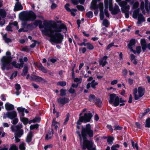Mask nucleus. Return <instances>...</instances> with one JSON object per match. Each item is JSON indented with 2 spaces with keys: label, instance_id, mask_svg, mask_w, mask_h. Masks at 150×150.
Wrapping results in <instances>:
<instances>
[{
  "label": "nucleus",
  "instance_id": "22",
  "mask_svg": "<svg viewBox=\"0 0 150 150\" xmlns=\"http://www.w3.org/2000/svg\"><path fill=\"white\" fill-rule=\"evenodd\" d=\"M53 134V130H52L50 132H49L46 135L45 138V140H47L50 139L52 137Z\"/></svg>",
  "mask_w": 150,
  "mask_h": 150
},
{
  "label": "nucleus",
  "instance_id": "46",
  "mask_svg": "<svg viewBox=\"0 0 150 150\" xmlns=\"http://www.w3.org/2000/svg\"><path fill=\"white\" fill-rule=\"evenodd\" d=\"M25 144L24 143H22L19 145V149L21 150H24L25 149Z\"/></svg>",
  "mask_w": 150,
  "mask_h": 150
},
{
  "label": "nucleus",
  "instance_id": "43",
  "mask_svg": "<svg viewBox=\"0 0 150 150\" xmlns=\"http://www.w3.org/2000/svg\"><path fill=\"white\" fill-rule=\"evenodd\" d=\"M131 143L133 148H135L137 150H138L139 148L138 146L137 143H136L135 144H134V142L132 140Z\"/></svg>",
  "mask_w": 150,
  "mask_h": 150
},
{
  "label": "nucleus",
  "instance_id": "32",
  "mask_svg": "<svg viewBox=\"0 0 150 150\" xmlns=\"http://www.w3.org/2000/svg\"><path fill=\"white\" fill-rule=\"evenodd\" d=\"M95 104L98 107H100L102 105V102L99 99H97L96 100Z\"/></svg>",
  "mask_w": 150,
  "mask_h": 150
},
{
  "label": "nucleus",
  "instance_id": "6",
  "mask_svg": "<svg viewBox=\"0 0 150 150\" xmlns=\"http://www.w3.org/2000/svg\"><path fill=\"white\" fill-rule=\"evenodd\" d=\"M36 18L35 13L31 11L28 12H25L23 13L22 20L24 21H33Z\"/></svg>",
  "mask_w": 150,
  "mask_h": 150
},
{
  "label": "nucleus",
  "instance_id": "30",
  "mask_svg": "<svg viewBox=\"0 0 150 150\" xmlns=\"http://www.w3.org/2000/svg\"><path fill=\"white\" fill-rule=\"evenodd\" d=\"M28 71V67L27 66H25L24 67L23 70L22 75L23 76H25L27 74Z\"/></svg>",
  "mask_w": 150,
  "mask_h": 150
},
{
  "label": "nucleus",
  "instance_id": "36",
  "mask_svg": "<svg viewBox=\"0 0 150 150\" xmlns=\"http://www.w3.org/2000/svg\"><path fill=\"white\" fill-rule=\"evenodd\" d=\"M40 120V117H35L34 119L30 121L29 122V124H30L32 122H39Z\"/></svg>",
  "mask_w": 150,
  "mask_h": 150
},
{
  "label": "nucleus",
  "instance_id": "21",
  "mask_svg": "<svg viewBox=\"0 0 150 150\" xmlns=\"http://www.w3.org/2000/svg\"><path fill=\"white\" fill-rule=\"evenodd\" d=\"M33 136V132L30 131L28 135L26 138V142H30L32 140V138Z\"/></svg>",
  "mask_w": 150,
  "mask_h": 150
},
{
  "label": "nucleus",
  "instance_id": "58",
  "mask_svg": "<svg viewBox=\"0 0 150 150\" xmlns=\"http://www.w3.org/2000/svg\"><path fill=\"white\" fill-rule=\"evenodd\" d=\"M42 21L40 20H36L35 22V25H40L42 24Z\"/></svg>",
  "mask_w": 150,
  "mask_h": 150
},
{
  "label": "nucleus",
  "instance_id": "64",
  "mask_svg": "<svg viewBox=\"0 0 150 150\" xmlns=\"http://www.w3.org/2000/svg\"><path fill=\"white\" fill-rule=\"evenodd\" d=\"M118 82L117 80H114L112 81L111 82V84L112 85H114L116 84Z\"/></svg>",
  "mask_w": 150,
  "mask_h": 150
},
{
  "label": "nucleus",
  "instance_id": "51",
  "mask_svg": "<svg viewBox=\"0 0 150 150\" xmlns=\"http://www.w3.org/2000/svg\"><path fill=\"white\" fill-rule=\"evenodd\" d=\"M13 120L11 122L13 124L15 125L18 123V119L16 117L14 118Z\"/></svg>",
  "mask_w": 150,
  "mask_h": 150
},
{
  "label": "nucleus",
  "instance_id": "53",
  "mask_svg": "<svg viewBox=\"0 0 150 150\" xmlns=\"http://www.w3.org/2000/svg\"><path fill=\"white\" fill-rule=\"evenodd\" d=\"M76 9H73L71 10L70 11H69V12H70L71 13V15L73 16H74L76 15Z\"/></svg>",
  "mask_w": 150,
  "mask_h": 150
},
{
  "label": "nucleus",
  "instance_id": "39",
  "mask_svg": "<svg viewBox=\"0 0 150 150\" xmlns=\"http://www.w3.org/2000/svg\"><path fill=\"white\" fill-rule=\"evenodd\" d=\"M86 15L88 18H91L93 16V13L92 11H89L86 13Z\"/></svg>",
  "mask_w": 150,
  "mask_h": 150
},
{
  "label": "nucleus",
  "instance_id": "61",
  "mask_svg": "<svg viewBox=\"0 0 150 150\" xmlns=\"http://www.w3.org/2000/svg\"><path fill=\"white\" fill-rule=\"evenodd\" d=\"M115 130H120L122 128L119 125H115L114 127Z\"/></svg>",
  "mask_w": 150,
  "mask_h": 150
},
{
  "label": "nucleus",
  "instance_id": "7",
  "mask_svg": "<svg viewBox=\"0 0 150 150\" xmlns=\"http://www.w3.org/2000/svg\"><path fill=\"white\" fill-rule=\"evenodd\" d=\"M144 93V89L142 87H139L138 89L137 88H135L133 91L134 99L136 100H138L143 96Z\"/></svg>",
  "mask_w": 150,
  "mask_h": 150
},
{
  "label": "nucleus",
  "instance_id": "3",
  "mask_svg": "<svg viewBox=\"0 0 150 150\" xmlns=\"http://www.w3.org/2000/svg\"><path fill=\"white\" fill-rule=\"evenodd\" d=\"M6 54V56H3L1 59V68L3 70L8 71L12 68L11 64L12 58L11 56V53L10 52H7Z\"/></svg>",
  "mask_w": 150,
  "mask_h": 150
},
{
  "label": "nucleus",
  "instance_id": "57",
  "mask_svg": "<svg viewBox=\"0 0 150 150\" xmlns=\"http://www.w3.org/2000/svg\"><path fill=\"white\" fill-rule=\"evenodd\" d=\"M69 4H67L65 6V8L67 11H71V9L69 8Z\"/></svg>",
  "mask_w": 150,
  "mask_h": 150
},
{
  "label": "nucleus",
  "instance_id": "10",
  "mask_svg": "<svg viewBox=\"0 0 150 150\" xmlns=\"http://www.w3.org/2000/svg\"><path fill=\"white\" fill-rule=\"evenodd\" d=\"M19 62L20 64L17 63L16 61H13L11 63V64L15 68L20 69L23 67L24 63L23 59L22 58L20 59Z\"/></svg>",
  "mask_w": 150,
  "mask_h": 150
},
{
  "label": "nucleus",
  "instance_id": "55",
  "mask_svg": "<svg viewBox=\"0 0 150 150\" xmlns=\"http://www.w3.org/2000/svg\"><path fill=\"white\" fill-rule=\"evenodd\" d=\"M127 73V71L126 69H124L122 71V73L123 76L125 78H126V76Z\"/></svg>",
  "mask_w": 150,
  "mask_h": 150
},
{
  "label": "nucleus",
  "instance_id": "37",
  "mask_svg": "<svg viewBox=\"0 0 150 150\" xmlns=\"http://www.w3.org/2000/svg\"><path fill=\"white\" fill-rule=\"evenodd\" d=\"M103 25L106 27H108L109 25V22L107 19H105L103 20Z\"/></svg>",
  "mask_w": 150,
  "mask_h": 150
},
{
  "label": "nucleus",
  "instance_id": "34",
  "mask_svg": "<svg viewBox=\"0 0 150 150\" xmlns=\"http://www.w3.org/2000/svg\"><path fill=\"white\" fill-rule=\"evenodd\" d=\"M91 86L93 89H95L96 88V86L98 84V83L97 82H95L94 80H93L91 82Z\"/></svg>",
  "mask_w": 150,
  "mask_h": 150
},
{
  "label": "nucleus",
  "instance_id": "63",
  "mask_svg": "<svg viewBox=\"0 0 150 150\" xmlns=\"http://www.w3.org/2000/svg\"><path fill=\"white\" fill-rule=\"evenodd\" d=\"M69 92L70 93L73 94L75 92V91L74 89H73L72 87H71L69 90Z\"/></svg>",
  "mask_w": 150,
  "mask_h": 150
},
{
  "label": "nucleus",
  "instance_id": "12",
  "mask_svg": "<svg viewBox=\"0 0 150 150\" xmlns=\"http://www.w3.org/2000/svg\"><path fill=\"white\" fill-rule=\"evenodd\" d=\"M98 7L97 8H99L100 11V19L101 20H103L104 16L103 14V4L102 3H100L98 6Z\"/></svg>",
  "mask_w": 150,
  "mask_h": 150
},
{
  "label": "nucleus",
  "instance_id": "31",
  "mask_svg": "<svg viewBox=\"0 0 150 150\" xmlns=\"http://www.w3.org/2000/svg\"><path fill=\"white\" fill-rule=\"evenodd\" d=\"M73 79L74 81L78 84H80L82 81V79L81 78H74Z\"/></svg>",
  "mask_w": 150,
  "mask_h": 150
},
{
  "label": "nucleus",
  "instance_id": "41",
  "mask_svg": "<svg viewBox=\"0 0 150 150\" xmlns=\"http://www.w3.org/2000/svg\"><path fill=\"white\" fill-rule=\"evenodd\" d=\"M114 139L113 137H109L107 139V142L109 144H113V140Z\"/></svg>",
  "mask_w": 150,
  "mask_h": 150
},
{
  "label": "nucleus",
  "instance_id": "33",
  "mask_svg": "<svg viewBox=\"0 0 150 150\" xmlns=\"http://www.w3.org/2000/svg\"><path fill=\"white\" fill-rule=\"evenodd\" d=\"M86 46L87 47L88 49L90 50H93L94 48V47L93 45L89 42L86 43Z\"/></svg>",
  "mask_w": 150,
  "mask_h": 150
},
{
  "label": "nucleus",
  "instance_id": "17",
  "mask_svg": "<svg viewBox=\"0 0 150 150\" xmlns=\"http://www.w3.org/2000/svg\"><path fill=\"white\" fill-rule=\"evenodd\" d=\"M6 109L8 111L12 110L14 109V107L13 105L7 102L5 104Z\"/></svg>",
  "mask_w": 150,
  "mask_h": 150
},
{
  "label": "nucleus",
  "instance_id": "52",
  "mask_svg": "<svg viewBox=\"0 0 150 150\" xmlns=\"http://www.w3.org/2000/svg\"><path fill=\"white\" fill-rule=\"evenodd\" d=\"M6 30L8 31H12V27H11V25L9 23V25L7 26L6 28Z\"/></svg>",
  "mask_w": 150,
  "mask_h": 150
},
{
  "label": "nucleus",
  "instance_id": "9",
  "mask_svg": "<svg viewBox=\"0 0 150 150\" xmlns=\"http://www.w3.org/2000/svg\"><path fill=\"white\" fill-rule=\"evenodd\" d=\"M17 114L15 111H13L11 112H8L4 114L3 118L5 119L7 118H9L10 119L12 120L17 117Z\"/></svg>",
  "mask_w": 150,
  "mask_h": 150
},
{
  "label": "nucleus",
  "instance_id": "42",
  "mask_svg": "<svg viewBox=\"0 0 150 150\" xmlns=\"http://www.w3.org/2000/svg\"><path fill=\"white\" fill-rule=\"evenodd\" d=\"M145 127H150V118H148L146 120Z\"/></svg>",
  "mask_w": 150,
  "mask_h": 150
},
{
  "label": "nucleus",
  "instance_id": "13",
  "mask_svg": "<svg viewBox=\"0 0 150 150\" xmlns=\"http://www.w3.org/2000/svg\"><path fill=\"white\" fill-rule=\"evenodd\" d=\"M108 58L107 56H105L101 58L99 61V65L103 67H104L108 63L106 60Z\"/></svg>",
  "mask_w": 150,
  "mask_h": 150
},
{
  "label": "nucleus",
  "instance_id": "47",
  "mask_svg": "<svg viewBox=\"0 0 150 150\" xmlns=\"http://www.w3.org/2000/svg\"><path fill=\"white\" fill-rule=\"evenodd\" d=\"M67 90L66 89H61L60 90V96H64L66 95V92Z\"/></svg>",
  "mask_w": 150,
  "mask_h": 150
},
{
  "label": "nucleus",
  "instance_id": "35",
  "mask_svg": "<svg viewBox=\"0 0 150 150\" xmlns=\"http://www.w3.org/2000/svg\"><path fill=\"white\" fill-rule=\"evenodd\" d=\"M144 2L142 1L141 2L140 5V8L142 11V13L144 14H145V12L144 10Z\"/></svg>",
  "mask_w": 150,
  "mask_h": 150
},
{
  "label": "nucleus",
  "instance_id": "26",
  "mask_svg": "<svg viewBox=\"0 0 150 150\" xmlns=\"http://www.w3.org/2000/svg\"><path fill=\"white\" fill-rule=\"evenodd\" d=\"M139 12V9H137L135 10L133 13L132 15L133 17L134 18H137L138 17V15Z\"/></svg>",
  "mask_w": 150,
  "mask_h": 150
},
{
  "label": "nucleus",
  "instance_id": "54",
  "mask_svg": "<svg viewBox=\"0 0 150 150\" xmlns=\"http://www.w3.org/2000/svg\"><path fill=\"white\" fill-rule=\"evenodd\" d=\"M17 110L18 111L20 112H24V108L22 107H18L17 108Z\"/></svg>",
  "mask_w": 150,
  "mask_h": 150
},
{
  "label": "nucleus",
  "instance_id": "23",
  "mask_svg": "<svg viewBox=\"0 0 150 150\" xmlns=\"http://www.w3.org/2000/svg\"><path fill=\"white\" fill-rule=\"evenodd\" d=\"M141 45L142 46V48L143 52H145L146 50V42L144 40H141Z\"/></svg>",
  "mask_w": 150,
  "mask_h": 150
},
{
  "label": "nucleus",
  "instance_id": "28",
  "mask_svg": "<svg viewBox=\"0 0 150 150\" xmlns=\"http://www.w3.org/2000/svg\"><path fill=\"white\" fill-rule=\"evenodd\" d=\"M58 123L55 120V118L53 119L52 124V126L54 127V128L57 129L58 128Z\"/></svg>",
  "mask_w": 150,
  "mask_h": 150
},
{
  "label": "nucleus",
  "instance_id": "62",
  "mask_svg": "<svg viewBox=\"0 0 150 150\" xmlns=\"http://www.w3.org/2000/svg\"><path fill=\"white\" fill-rule=\"evenodd\" d=\"M136 49L137 52L138 54L140 53L141 50V47L140 46H137L136 47Z\"/></svg>",
  "mask_w": 150,
  "mask_h": 150
},
{
  "label": "nucleus",
  "instance_id": "1",
  "mask_svg": "<svg viewBox=\"0 0 150 150\" xmlns=\"http://www.w3.org/2000/svg\"><path fill=\"white\" fill-rule=\"evenodd\" d=\"M43 28L44 29L42 30V33L50 37L49 41L53 45L54 43H61L64 36L59 32L62 31L63 33H65L67 31V27L64 24H61L57 26L52 24L50 22L47 21L44 22Z\"/></svg>",
  "mask_w": 150,
  "mask_h": 150
},
{
  "label": "nucleus",
  "instance_id": "8",
  "mask_svg": "<svg viewBox=\"0 0 150 150\" xmlns=\"http://www.w3.org/2000/svg\"><path fill=\"white\" fill-rule=\"evenodd\" d=\"M110 98L109 102L110 104L113 103L114 106L116 107L119 105V98L115 94L113 93L110 95Z\"/></svg>",
  "mask_w": 150,
  "mask_h": 150
},
{
  "label": "nucleus",
  "instance_id": "49",
  "mask_svg": "<svg viewBox=\"0 0 150 150\" xmlns=\"http://www.w3.org/2000/svg\"><path fill=\"white\" fill-rule=\"evenodd\" d=\"M17 75V72L16 71H15L13 72L11 75V76L10 77V79H12L16 77Z\"/></svg>",
  "mask_w": 150,
  "mask_h": 150
},
{
  "label": "nucleus",
  "instance_id": "40",
  "mask_svg": "<svg viewBox=\"0 0 150 150\" xmlns=\"http://www.w3.org/2000/svg\"><path fill=\"white\" fill-rule=\"evenodd\" d=\"M23 125L22 124L19 123L16 126H14V129H21Z\"/></svg>",
  "mask_w": 150,
  "mask_h": 150
},
{
  "label": "nucleus",
  "instance_id": "14",
  "mask_svg": "<svg viewBox=\"0 0 150 150\" xmlns=\"http://www.w3.org/2000/svg\"><path fill=\"white\" fill-rule=\"evenodd\" d=\"M135 43V40L132 39L130 41L129 44L128 45V48L131 50V51L134 54L136 53V51L135 50H133L132 48L133 46H134Z\"/></svg>",
  "mask_w": 150,
  "mask_h": 150
},
{
  "label": "nucleus",
  "instance_id": "24",
  "mask_svg": "<svg viewBox=\"0 0 150 150\" xmlns=\"http://www.w3.org/2000/svg\"><path fill=\"white\" fill-rule=\"evenodd\" d=\"M3 37L5 42L8 43L11 42V39L7 37L6 34L4 35L3 36Z\"/></svg>",
  "mask_w": 150,
  "mask_h": 150
},
{
  "label": "nucleus",
  "instance_id": "60",
  "mask_svg": "<svg viewBox=\"0 0 150 150\" xmlns=\"http://www.w3.org/2000/svg\"><path fill=\"white\" fill-rule=\"evenodd\" d=\"M77 7L78 9L79 10L83 11L84 10V8L82 6H77Z\"/></svg>",
  "mask_w": 150,
  "mask_h": 150
},
{
  "label": "nucleus",
  "instance_id": "25",
  "mask_svg": "<svg viewBox=\"0 0 150 150\" xmlns=\"http://www.w3.org/2000/svg\"><path fill=\"white\" fill-rule=\"evenodd\" d=\"M37 66L40 70L42 71L44 73H46L47 72L46 69L42 64H38Z\"/></svg>",
  "mask_w": 150,
  "mask_h": 150
},
{
  "label": "nucleus",
  "instance_id": "59",
  "mask_svg": "<svg viewBox=\"0 0 150 150\" xmlns=\"http://www.w3.org/2000/svg\"><path fill=\"white\" fill-rule=\"evenodd\" d=\"M53 146L52 144H50L45 146L44 147V149L45 150H47V149L49 148H52Z\"/></svg>",
  "mask_w": 150,
  "mask_h": 150
},
{
  "label": "nucleus",
  "instance_id": "56",
  "mask_svg": "<svg viewBox=\"0 0 150 150\" xmlns=\"http://www.w3.org/2000/svg\"><path fill=\"white\" fill-rule=\"evenodd\" d=\"M139 5V3L138 2H136L133 4V8L134 9H136L138 7Z\"/></svg>",
  "mask_w": 150,
  "mask_h": 150
},
{
  "label": "nucleus",
  "instance_id": "15",
  "mask_svg": "<svg viewBox=\"0 0 150 150\" xmlns=\"http://www.w3.org/2000/svg\"><path fill=\"white\" fill-rule=\"evenodd\" d=\"M69 98H59L58 100V102L63 105L69 102Z\"/></svg>",
  "mask_w": 150,
  "mask_h": 150
},
{
  "label": "nucleus",
  "instance_id": "20",
  "mask_svg": "<svg viewBox=\"0 0 150 150\" xmlns=\"http://www.w3.org/2000/svg\"><path fill=\"white\" fill-rule=\"evenodd\" d=\"M32 79L36 82H41L42 81H45V80L42 78L36 76H33L32 77Z\"/></svg>",
  "mask_w": 150,
  "mask_h": 150
},
{
  "label": "nucleus",
  "instance_id": "11",
  "mask_svg": "<svg viewBox=\"0 0 150 150\" xmlns=\"http://www.w3.org/2000/svg\"><path fill=\"white\" fill-rule=\"evenodd\" d=\"M11 129L13 132H15V136L18 137H20L23 134V129H14L13 126L11 127Z\"/></svg>",
  "mask_w": 150,
  "mask_h": 150
},
{
  "label": "nucleus",
  "instance_id": "38",
  "mask_svg": "<svg viewBox=\"0 0 150 150\" xmlns=\"http://www.w3.org/2000/svg\"><path fill=\"white\" fill-rule=\"evenodd\" d=\"M114 14H116L118 13L120 11V9L119 8V7L118 6H116L114 8L113 10Z\"/></svg>",
  "mask_w": 150,
  "mask_h": 150
},
{
  "label": "nucleus",
  "instance_id": "2",
  "mask_svg": "<svg viewBox=\"0 0 150 150\" xmlns=\"http://www.w3.org/2000/svg\"><path fill=\"white\" fill-rule=\"evenodd\" d=\"M76 133L79 137L81 145H82V138L83 139V142L82 145L83 149L85 150L87 149L88 150H96L95 147H93V143L92 141H88L86 139L87 134L90 137L93 136V131L91 129V125L90 124H87L85 127H82L81 134L77 130ZM105 150H110V147L107 146Z\"/></svg>",
  "mask_w": 150,
  "mask_h": 150
},
{
  "label": "nucleus",
  "instance_id": "50",
  "mask_svg": "<svg viewBox=\"0 0 150 150\" xmlns=\"http://www.w3.org/2000/svg\"><path fill=\"white\" fill-rule=\"evenodd\" d=\"M18 148L15 145L12 146L9 149V150H18Z\"/></svg>",
  "mask_w": 150,
  "mask_h": 150
},
{
  "label": "nucleus",
  "instance_id": "18",
  "mask_svg": "<svg viewBox=\"0 0 150 150\" xmlns=\"http://www.w3.org/2000/svg\"><path fill=\"white\" fill-rule=\"evenodd\" d=\"M138 20L137 23L140 24L141 23L144 22L145 19L141 13H140L138 15Z\"/></svg>",
  "mask_w": 150,
  "mask_h": 150
},
{
  "label": "nucleus",
  "instance_id": "48",
  "mask_svg": "<svg viewBox=\"0 0 150 150\" xmlns=\"http://www.w3.org/2000/svg\"><path fill=\"white\" fill-rule=\"evenodd\" d=\"M95 98V96L93 95H90L89 96V100L90 101H92Z\"/></svg>",
  "mask_w": 150,
  "mask_h": 150
},
{
  "label": "nucleus",
  "instance_id": "29",
  "mask_svg": "<svg viewBox=\"0 0 150 150\" xmlns=\"http://www.w3.org/2000/svg\"><path fill=\"white\" fill-rule=\"evenodd\" d=\"M20 120L25 125H26L28 123V119L27 118L21 117Z\"/></svg>",
  "mask_w": 150,
  "mask_h": 150
},
{
  "label": "nucleus",
  "instance_id": "19",
  "mask_svg": "<svg viewBox=\"0 0 150 150\" xmlns=\"http://www.w3.org/2000/svg\"><path fill=\"white\" fill-rule=\"evenodd\" d=\"M98 5H96V0H93L92 3L91 4V5L90 6L91 9V10L96 9L98 8Z\"/></svg>",
  "mask_w": 150,
  "mask_h": 150
},
{
  "label": "nucleus",
  "instance_id": "45",
  "mask_svg": "<svg viewBox=\"0 0 150 150\" xmlns=\"http://www.w3.org/2000/svg\"><path fill=\"white\" fill-rule=\"evenodd\" d=\"M39 125L38 124L31 125L30 126V130L37 129L38 128Z\"/></svg>",
  "mask_w": 150,
  "mask_h": 150
},
{
  "label": "nucleus",
  "instance_id": "16",
  "mask_svg": "<svg viewBox=\"0 0 150 150\" xmlns=\"http://www.w3.org/2000/svg\"><path fill=\"white\" fill-rule=\"evenodd\" d=\"M23 9V7L21 3L18 1H17L15 4L14 9V11H15L21 10H22Z\"/></svg>",
  "mask_w": 150,
  "mask_h": 150
},
{
  "label": "nucleus",
  "instance_id": "27",
  "mask_svg": "<svg viewBox=\"0 0 150 150\" xmlns=\"http://www.w3.org/2000/svg\"><path fill=\"white\" fill-rule=\"evenodd\" d=\"M15 88L16 90V94L17 95H18L21 93L19 91V90L21 89V87L19 84H15Z\"/></svg>",
  "mask_w": 150,
  "mask_h": 150
},
{
  "label": "nucleus",
  "instance_id": "4",
  "mask_svg": "<svg viewBox=\"0 0 150 150\" xmlns=\"http://www.w3.org/2000/svg\"><path fill=\"white\" fill-rule=\"evenodd\" d=\"M86 110V109H84L82 111V112L79 115L80 117L77 122L78 125L77 126V128L78 129H79L80 128L79 125H80L81 122H84L85 123L88 122L90 121L91 119L92 116V114L90 111H88L86 112L85 113L83 116H81L82 115V113L85 112Z\"/></svg>",
  "mask_w": 150,
  "mask_h": 150
},
{
  "label": "nucleus",
  "instance_id": "5",
  "mask_svg": "<svg viewBox=\"0 0 150 150\" xmlns=\"http://www.w3.org/2000/svg\"><path fill=\"white\" fill-rule=\"evenodd\" d=\"M130 0H116L117 2H119V5L121 7V10L122 12L125 13V17L126 18L129 17V6L127 5V2L129 1Z\"/></svg>",
  "mask_w": 150,
  "mask_h": 150
},
{
  "label": "nucleus",
  "instance_id": "44",
  "mask_svg": "<svg viewBox=\"0 0 150 150\" xmlns=\"http://www.w3.org/2000/svg\"><path fill=\"white\" fill-rule=\"evenodd\" d=\"M57 84L62 86H64L66 85V83L65 81H59L57 82Z\"/></svg>",
  "mask_w": 150,
  "mask_h": 150
}]
</instances>
